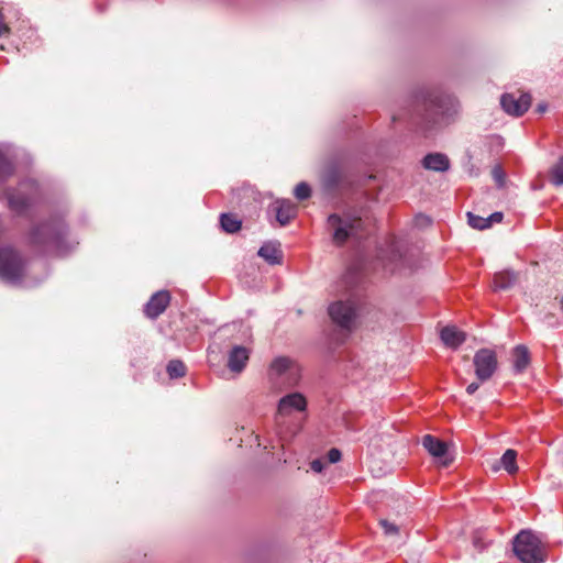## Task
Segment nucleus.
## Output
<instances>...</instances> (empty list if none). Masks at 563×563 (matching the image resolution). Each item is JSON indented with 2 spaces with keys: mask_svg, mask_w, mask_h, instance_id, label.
Listing matches in <instances>:
<instances>
[{
  "mask_svg": "<svg viewBox=\"0 0 563 563\" xmlns=\"http://www.w3.org/2000/svg\"><path fill=\"white\" fill-rule=\"evenodd\" d=\"M422 165L433 172H445L450 168V159L442 153H431L424 156Z\"/></svg>",
  "mask_w": 563,
  "mask_h": 563,
  "instance_id": "19",
  "label": "nucleus"
},
{
  "mask_svg": "<svg viewBox=\"0 0 563 563\" xmlns=\"http://www.w3.org/2000/svg\"><path fill=\"white\" fill-rule=\"evenodd\" d=\"M8 206L16 214H23L31 206V199L20 190L10 189L5 191Z\"/></svg>",
  "mask_w": 563,
  "mask_h": 563,
  "instance_id": "11",
  "label": "nucleus"
},
{
  "mask_svg": "<svg viewBox=\"0 0 563 563\" xmlns=\"http://www.w3.org/2000/svg\"><path fill=\"white\" fill-rule=\"evenodd\" d=\"M329 316L342 329L351 330L354 325L356 311L351 301H335L329 307Z\"/></svg>",
  "mask_w": 563,
  "mask_h": 563,
  "instance_id": "6",
  "label": "nucleus"
},
{
  "mask_svg": "<svg viewBox=\"0 0 563 563\" xmlns=\"http://www.w3.org/2000/svg\"><path fill=\"white\" fill-rule=\"evenodd\" d=\"M550 178L553 185H563V157L551 168Z\"/></svg>",
  "mask_w": 563,
  "mask_h": 563,
  "instance_id": "25",
  "label": "nucleus"
},
{
  "mask_svg": "<svg viewBox=\"0 0 563 563\" xmlns=\"http://www.w3.org/2000/svg\"><path fill=\"white\" fill-rule=\"evenodd\" d=\"M417 221L421 222V224H429L430 223V219L426 216H419L417 217Z\"/></svg>",
  "mask_w": 563,
  "mask_h": 563,
  "instance_id": "36",
  "label": "nucleus"
},
{
  "mask_svg": "<svg viewBox=\"0 0 563 563\" xmlns=\"http://www.w3.org/2000/svg\"><path fill=\"white\" fill-rule=\"evenodd\" d=\"M514 367L517 372H523L530 364V352L525 345H517L512 351Z\"/></svg>",
  "mask_w": 563,
  "mask_h": 563,
  "instance_id": "20",
  "label": "nucleus"
},
{
  "mask_svg": "<svg viewBox=\"0 0 563 563\" xmlns=\"http://www.w3.org/2000/svg\"><path fill=\"white\" fill-rule=\"evenodd\" d=\"M328 227L332 232V241L338 246H342L349 240H361L367 235L364 220L351 213L330 214Z\"/></svg>",
  "mask_w": 563,
  "mask_h": 563,
  "instance_id": "2",
  "label": "nucleus"
},
{
  "mask_svg": "<svg viewBox=\"0 0 563 563\" xmlns=\"http://www.w3.org/2000/svg\"><path fill=\"white\" fill-rule=\"evenodd\" d=\"M291 362L287 357H277L274 360L269 367L271 376H282L290 371Z\"/></svg>",
  "mask_w": 563,
  "mask_h": 563,
  "instance_id": "22",
  "label": "nucleus"
},
{
  "mask_svg": "<svg viewBox=\"0 0 563 563\" xmlns=\"http://www.w3.org/2000/svg\"><path fill=\"white\" fill-rule=\"evenodd\" d=\"M548 109L547 103H539L536 108V111L539 113H544Z\"/></svg>",
  "mask_w": 563,
  "mask_h": 563,
  "instance_id": "35",
  "label": "nucleus"
},
{
  "mask_svg": "<svg viewBox=\"0 0 563 563\" xmlns=\"http://www.w3.org/2000/svg\"><path fill=\"white\" fill-rule=\"evenodd\" d=\"M490 468L493 472H498L504 468L508 474L512 475L518 472L517 452L512 449L506 450L500 460L492 463Z\"/></svg>",
  "mask_w": 563,
  "mask_h": 563,
  "instance_id": "13",
  "label": "nucleus"
},
{
  "mask_svg": "<svg viewBox=\"0 0 563 563\" xmlns=\"http://www.w3.org/2000/svg\"><path fill=\"white\" fill-rule=\"evenodd\" d=\"M257 254L271 265L282 264L283 251L279 243L267 242L261 246Z\"/></svg>",
  "mask_w": 563,
  "mask_h": 563,
  "instance_id": "18",
  "label": "nucleus"
},
{
  "mask_svg": "<svg viewBox=\"0 0 563 563\" xmlns=\"http://www.w3.org/2000/svg\"><path fill=\"white\" fill-rule=\"evenodd\" d=\"M324 467V462H322L321 460L317 459V460H313L311 463H310V468L316 472V473H320L322 472Z\"/></svg>",
  "mask_w": 563,
  "mask_h": 563,
  "instance_id": "32",
  "label": "nucleus"
},
{
  "mask_svg": "<svg viewBox=\"0 0 563 563\" xmlns=\"http://www.w3.org/2000/svg\"><path fill=\"white\" fill-rule=\"evenodd\" d=\"M467 219H468V224L473 229L485 230V229L489 228V220H487V218H483V217L476 216L472 212H467Z\"/></svg>",
  "mask_w": 563,
  "mask_h": 563,
  "instance_id": "26",
  "label": "nucleus"
},
{
  "mask_svg": "<svg viewBox=\"0 0 563 563\" xmlns=\"http://www.w3.org/2000/svg\"><path fill=\"white\" fill-rule=\"evenodd\" d=\"M14 173L11 159L0 150V181L9 178Z\"/></svg>",
  "mask_w": 563,
  "mask_h": 563,
  "instance_id": "23",
  "label": "nucleus"
},
{
  "mask_svg": "<svg viewBox=\"0 0 563 563\" xmlns=\"http://www.w3.org/2000/svg\"><path fill=\"white\" fill-rule=\"evenodd\" d=\"M295 197L298 200L308 199L311 196V189L308 184L299 183L294 190Z\"/></svg>",
  "mask_w": 563,
  "mask_h": 563,
  "instance_id": "28",
  "label": "nucleus"
},
{
  "mask_svg": "<svg viewBox=\"0 0 563 563\" xmlns=\"http://www.w3.org/2000/svg\"><path fill=\"white\" fill-rule=\"evenodd\" d=\"M379 526L384 530L385 536L387 537H398L399 536V527L394 522H390L387 519H380Z\"/></svg>",
  "mask_w": 563,
  "mask_h": 563,
  "instance_id": "27",
  "label": "nucleus"
},
{
  "mask_svg": "<svg viewBox=\"0 0 563 563\" xmlns=\"http://www.w3.org/2000/svg\"><path fill=\"white\" fill-rule=\"evenodd\" d=\"M167 373L172 378H179L186 375V365L179 360H173L167 365Z\"/></svg>",
  "mask_w": 563,
  "mask_h": 563,
  "instance_id": "24",
  "label": "nucleus"
},
{
  "mask_svg": "<svg viewBox=\"0 0 563 563\" xmlns=\"http://www.w3.org/2000/svg\"><path fill=\"white\" fill-rule=\"evenodd\" d=\"M10 31L11 30H10L9 25L5 23L4 15L0 11V37L3 36V35L10 34Z\"/></svg>",
  "mask_w": 563,
  "mask_h": 563,
  "instance_id": "31",
  "label": "nucleus"
},
{
  "mask_svg": "<svg viewBox=\"0 0 563 563\" xmlns=\"http://www.w3.org/2000/svg\"><path fill=\"white\" fill-rule=\"evenodd\" d=\"M322 186L327 191L335 190L343 180V172L336 165H329L322 173Z\"/></svg>",
  "mask_w": 563,
  "mask_h": 563,
  "instance_id": "14",
  "label": "nucleus"
},
{
  "mask_svg": "<svg viewBox=\"0 0 563 563\" xmlns=\"http://www.w3.org/2000/svg\"><path fill=\"white\" fill-rule=\"evenodd\" d=\"M473 364L476 379L479 382H487L493 377L498 368L497 355L495 351L490 349H481L475 353Z\"/></svg>",
  "mask_w": 563,
  "mask_h": 563,
  "instance_id": "5",
  "label": "nucleus"
},
{
  "mask_svg": "<svg viewBox=\"0 0 563 563\" xmlns=\"http://www.w3.org/2000/svg\"><path fill=\"white\" fill-rule=\"evenodd\" d=\"M483 382H479V380H476V382H473L471 383L467 387H466V393L468 395H473L478 388H479V385L482 384Z\"/></svg>",
  "mask_w": 563,
  "mask_h": 563,
  "instance_id": "34",
  "label": "nucleus"
},
{
  "mask_svg": "<svg viewBox=\"0 0 563 563\" xmlns=\"http://www.w3.org/2000/svg\"><path fill=\"white\" fill-rule=\"evenodd\" d=\"M492 177L496 181L498 187H503L504 186L506 175H505V172H504V169H503V167L500 165H496V166L493 167V169H492Z\"/></svg>",
  "mask_w": 563,
  "mask_h": 563,
  "instance_id": "29",
  "label": "nucleus"
},
{
  "mask_svg": "<svg viewBox=\"0 0 563 563\" xmlns=\"http://www.w3.org/2000/svg\"><path fill=\"white\" fill-rule=\"evenodd\" d=\"M519 280V273L505 269L494 275V290H507L514 287Z\"/></svg>",
  "mask_w": 563,
  "mask_h": 563,
  "instance_id": "17",
  "label": "nucleus"
},
{
  "mask_svg": "<svg viewBox=\"0 0 563 563\" xmlns=\"http://www.w3.org/2000/svg\"><path fill=\"white\" fill-rule=\"evenodd\" d=\"M67 235L68 229L63 222L46 221L32 227L27 235V244L41 252L58 250Z\"/></svg>",
  "mask_w": 563,
  "mask_h": 563,
  "instance_id": "1",
  "label": "nucleus"
},
{
  "mask_svg": "<svg viewBox=\"0 0 563 563\" xmlns=\"http://www.w3.org/2000/svg\"><path fill=\"white\" fill-rule=\"evenodd\" d=\"M276 220L280 225L288 224L297 214V207L289 200L275 202Z\"/></svg>",
  "mask_w": 563,
  "mask_h": 563,
  "instance_id": "16",
  "label": "nucleus"
},
{
  "mask_svg": "<svg viewBox=\"0 0 563 563\" xmlns=\"http://www.w3.org/2000/svg\"><path fill=\"white\" fill-rule=\"evenodd\" d=\"M221 228L228 233H235L241 229V220L232 213H222L220 217Z\"/></svg>",
  "mask_w": 563,
  "mask_h": 563,
  "instance_id": "21",
  "label": "nucleus"
},
{
  "mask_svg": "<svg viewBox=\"0 0 563 563\" xmlns=\"http://www.w3.org/2000/svg\"><path fill=\"white\" fill-rule=\"evenodd\" d=\"M422 445L432 456L443 459L441 462L442 466L446 467L451 464L452 460L445 456L448 444L444 441L431 434H427L422 439Z\"/></svg>",
  "mask_w": 563,
  "mask_h": 563,
  "instance_id": "10",
  "label": "nucleus"
},
{
  "mask_svg": "<svg viewBox=\"0 0 563 563\" xmlns=\"http://www.w3.org/2000/svg\"><path fill=\"white\" fill-rule=\"evenodd\" d=\"M503 213L501 212H494L489 217H487V220H489V228L493 223H499L503 220Z\"/></svg>",
  "mask_w": 563,
  "mask_h": 563,
  "instance_id": "33",
  "label": "nucleus"
},
{
  "mask_svg": "<svg viewBox=\"0 0 563 563\" xmlns=\"http://www.w3.org/2000/svg\"><path fill=\"white\" fill-rule=\"evenodd\" d=\"M26 261L12 246L0 247V278L10 283H20L25 275Z\"/></svg>",
  "mask_w": 563,
  "mask_h": 563,
  "instance_id": "4",
  "label": "nucleus"
},
{
  "mask_svg": "<svg viewBox=\"0 0 563 563\" xmlns=\"http://www.w3.org/2000/svg\"><path fill=\"white\" fill-rule=\"evenodd\" d=\"M514 552L522 563H543L544 545L541 539L530 530H521L514 540Z\"/></svg>",
  "mask_w": 563,
  "mask_h": 563,
  "instance_id": "3",
  "label": "nucleus"
},
{
  "mask_svg": "<svg viewBox=\"0 0 563 563\" xmlns=\"http://www.w3.org/2000/svg\"><path fill=\"white\" fill-rule=\"evenodd\" d=\"M500 104L505 112L514 117H521L531 106V96L529 93H505L500 98Z\"/></svg>",
  "mask_w": 563,
  "mask_h": 563,
  "instance_id": "7",
  "label": "nucleus"
},
{
  "mask_svg": "<svg viewBox=\"0 0 563 563\" xmlns=\"http://www.w3.org/2000/svg\"><path fill=\"white\" fill-rule=\"evenodd\" d=\"M170 303V294L167 290L155 292L147 301L144 312L146 317L156 319Z\"/></svg>",
  "mask_w": 563,
  "mask_h": 563,
  "instance_id": "9",
  "label": "nucleus"
},
{
  "mask_svg": "<svg viewBox=\"0 0 563 563\" xmlns=\"http://www.w3.org/2000/svg\"><path fill=\"white\" fill-rule=\"evenodd\" d=\"M307 400L300 393H291L282 397L278 401L277 415L289 416L292 410L305 411Z\"/></svg>",
  "mask_w": 563,
  "mask_h": 563,
  "instance_id": "8",
  "label": "nucleus"
},
{
  "mask_svg": "<svg viewBox=\"0 0 563 563\" xmlns=\"http://www.w3.org/2000/svg\"><path fill=\"white\" fill-rule=\"evenodd\" d=\"M250 358L249 350L244 346H234L228 358V367L234 373H241Z\"/></svg>",
  "mask_w": 563,
  "mask_h": 563,
  "instance_id": "12",
  "label": "nucleus"
},
{
  "mask_svg": "<svg viewBox=\"0 0 563 563\" xmlns=\"http://www.w3.org/2000/svg\"><path fill=\"white\" fill-rule=\"evenodd\" d=\"M443 343L452 349H457L466 340V333L457 329L455 325H446L440 332Z\"/></svg>",
  "mask_w": 563,
  "mask_h": 563,
  "instance_id": "15",
  "label": "nucleus"
},
{
  "mask_svg": "<svg viewBox=\"0 0 563 563\" xmlns=\"http://www.w3.org/2000/svg\"><path fill=\"white\" fill-rule=\"evenodd\" d=\"M341 451L339 449L332 448L329 450L327 457L329 463H336L341 460Z\"/></svg>",
  "mask_w": 563,
  "mask_h": 563,
  "instance_id": "30",
  "label": "nucleus"
}]
</instances>
